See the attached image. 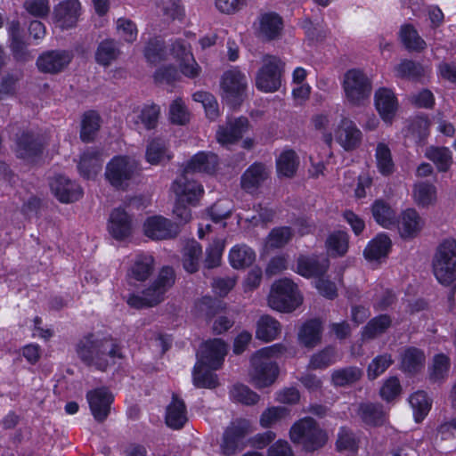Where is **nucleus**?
<instances>
[{
  "mask_svg": "<svg viewBox=\"0 0 456 456\" xmlns=\"http://www.w3.org/2000/svg\"><path fill=\"white\" fill-rule=\"evenodd\" d=\"M172 190L175 200L185 202L191 207L198 205L204 194L203 186L197 181L189 178V174L184 172L172 184Z\"/></svg>",
  "mask_w": 456,
  "mask_h": 456,
  "instance_id": "obj_15",
  "label": "nucleus"
},
{
  "mask_svg": "<svg viewBox=\"0 0 456 456\" xmlns=\"http://www.w3.org/2000/svg\"><path fill=\"white\" fill-rule=\"evenodd\" d=\"M343 89L350 104L361 106L369 101L372 87L370 79L363 71L353 69L344 75Z\"/></svg>",
  "mask_w": 456,
  "mask_h": 456,
  "instance_id": "obj_10",
  "label": "nucleus"
},
{
  "mask_svg": "<svg viewBox=\"0 0 456 456\" xmlns=\"http://www.w3.org/2000/svg\"><path fill=\"white\" fill-rule=\"evenodd\" d=\"M192 99L202 104L206 116L210 120H215L219 116L218 103L214 95L207 92H196Z\"/></svg>",
  "mask_w": 456,
  "mask_h": 456,
  "instance_id": "obj_62",
  "label": "nucleus"
},
{
  "mask_svg": "<svg viewBox=\"0 0 456 456\" xmlns=\"http://www.w3.org/2000/svg\"><path fill=\"white\" fill-rule=\"evenodd\" d=\"M303 301L302 295L290 279L282 278L273 282L268 297L269 306L276 311L289 313L297 308Z\"/></svg>",
  "mask_w": 456,
  "mask_h": 456,
  "instance_id": "obj_5",
  "label": "nucleus"
},
{
  "mask_svg": "<svg viewBox=\"0 0 456 456\" xmlns=\"http://www.w3.org/2000/svg\"><path fill=\"white\" fill-rule=\"evenodd\" d=\"M42 151V143L38 138L30 133H22L17 137L15 151L19 158L32 159Z\"/></svg>",
  "mask_w": 456,
  "mask_h": 456,
  "instance_id": "obj_34",
  "label": "nucleus"
},
{
  "mask_svg": "<svg viewBox=\"0 0 456 456\" xmlns=\"http://www.w3.org/2000/svg\"><path fill=\"white\" fill-rule=\"evenodd\" d=\"M81 15V4L78 0H63L53 8V18L61 29L77 26Z\"/></svg>",
  "mask_w": 456,
  "mask_h": 456,
  "instance_id": "obj_19",
  "label": "nucleus"
},
{
  "mask_svg": "<svg viewBox=\"0 0 456 456\" xmlns=\"http://www.w3.org/2000/svg\"><path fill=\"white\" fill-rule=\"evenodd\" d=\"M227 353L226 344L220 338H214L204 342L197 354L196 364L207 366L212 370H217L223 364Z\"/></svg>",
  "mask_w": 456,
  "mask_h": 456,
  "instance_id": "obj_14",
  "label": "nucleus"
},
{
  "mask_svg": "<svg viewBox=\"0 0 456 456\" xmlns=\"http://www.w3.org/2000/svg\"><path fill=\"white\" fill-rule=\"evenodd\" d=\"M78 357L88 366L106 370L116 359L122 358L121 348L116 339L109 336L89 334L77 346Z\"/></svg>",
  "mask_w": 456,
  "mask_h": 456,
  "instance_id": "obj_1",
  "label": "nucleus"
},
{
  "mask_svg": "<svg viewBox=\"0 0 456 456\" xmlns=\"http://www.w3.org/2000/svg\"><path fill=\"white\" fill-rule=\"evenodd\" d=\"M362 377V370L355 366L334 370L331 373V383L335 387H347L356 383Z\"/></svg>",
  "mask_w": 456,
  "mask_h": 456,
  "instance_id": "obj_44",
  "label": "nucleus"
},
{
  "mask_svg": "<svg viewBox=\"0 0 456 456\" xmlns=\"http://www.w3.org/2000/svg\"><path fill=\"white\" fill-rule=\"evenodd\" d=\"M292 236L293 231L290 227L281 226L273 228L265 239V248L266 250L281 248L291 240Z\"/></svg>",
  "mask_w": 456,
  "mask_h": 456,
  "instance_id": "obj_49",
  "label": "nucleus"
},
{
  "mask_svg": "<svg viewBox=\"0 0 456 456\" xmlns=\"http://www.w3.org/2000/svg\"><path fill=\"white\" fill-rule=\"evenodd\" d=\"M253 431L249 420L240 419L233 421L224 434L221 444L222 452L224 455H231L244 445V437Z\"/></svg>",
  "mask_w": 456,
  "mask_h": 456,
  "instance_id": "obj_13",
  "label": "nucleus"
},
{
  "mask_svg": "<svg viewBox=\"0 0 456 456\" xmlns=\"http://www.w3.org/2000/svg\"><path fill=\"white\" fill-rule=\"evenodd\" d=\"M425 360L423 351L415 347L407 348L402 355V368L407 372H417L423 368Z\"/></svg>",
  "mask_w": 456,
  "mask_h": 456,
  "instance_id": "obj_53",
  "label": "nucleus"
},
{
  "mask_svg": "<svg viewBox=\"0 0 456 456\" xmlns=\"http://www.w3.org/2000/svg\"><path fill=\"white\" fill-rule=\"evenodd\" d=\"M21 77V71L7 73L2 77L0 83V100L15 95L18 89V83Z\"/></svg>",
  "mask_w": 456,
  "mask_h": 456,
  "instance_id": "obj_64",
  "label": "nucleus"
},
{
  "mask_svg": "<svg viewBox=\"0 0 456 456\" xmlns=\"http://www.w3.org/2000/svg\"><path fill=\"white\" fill-rule=\"evenodd\" d=\"M333 138L346 151L358 147L362 140V132L354 121L343 117L334 129Z\"/></svg>",
  "mask_w": 456,
  "mask_h": 456,
  "instance_id": "obj_18",
  "label": "nucleus"
},
{
  "mask_svg": "<svg viewBox=\"0 0 456 456\" xmlns=\"http://www.w3.org/2000/svg\"><path fill=\"white\" fill-rule=\"evenodd\" d=\"M230 397L245 405L256 404L259 400V395L243 384L234 385L230 390Z\"/></svg>",
  "mask_w": 456,
  "mask_h": 456,
  "instance_id": "obj_61",
  "label": "nucleus"
},
{
  "mask_svg": "<svg viewBox=\"0 0 456 456\" xmlns=\"http://www.w3.org/2000/svg\"><path fill=\"white\" fill-rule=\"evenodd\" d=\"M374 157L376 167L381 175L387 177L394 174L395 164L387 143L384 142H378Z\"/></svg>",
  "mask_w": 456,
  "mask_h": 456,
  "instance_id": "obj_35",
  "label": "nucleus"
},
{
  "mask_svg": "<svg viewBox=\"0 0 456 456\" xmlns=\"http://www.w3.org/2000/svg\"><path fill=\"white\" fill-rule=\"evenodd\" d=\"M357 415L370 426H379L385 423L386 415L382 407L370 403H362L354 406Z\"/></svg>",
  "mask_w": 456,
  "mask_h": 456,
  "instance_id": "obj_38",
  "label": "nucleus"
},
{
  "mask_svg": "<svg viewBox=\"0 0 456 456\" xmlns=\"http://www.w3.org/2000/svg\"><path fill=\"white\" fill-rule=\"evenodd\" d=\"M451 361L447 355L444 354H436L428 367L430 380L434 382L444 380L449 375Z\"/></svg>",
  "mask_w": 456,
  "mask_h": 456,
  "instance_id": "obj_48",
  "label": "nucleus"
},
{
  "mask_svg": "<svg viewBox=\"0 0 456 456\" xmlns=\"http://www.w3.org/2000/svg\"><path fill=\"white\" fill-rule=\"evenodd\" d=\"M289 437L294 444L302 445L307 451L323 446L328 439L326 432L310 417L295 422L290 428Z\"/></svg>",
  "mask_w": 456,
  "mask_h": 456,
  "instance_id": "obj_7",
  "label": "nucleus"
},
{
  "mask_svg": "<svg viewBox=\"0 0 456 456\" xmlns=\"http://www.w3.org/2000/svg\"><path fill=\"white\" fill-rule=\"evenodd\" d=\"M268 172L262 164H253L241 176V186L248 191H255L262 183L267 178Z\"/></svg>",
  "mask_w": 456,
  "mask_h": 456,
  "instance_id": "obj_39",
  "label": "nucleus"
},
{
  "mask_svg": "<svg viewBox=\"0 0 456 456\" xmlns=\"http://www.w3.org/2000/svg\"><path fill=\"white\" fill-rule=\"evenodd\" d=\"M409 402L413 411L415 421L420 422L431 408L430 399L425 392L418 391L410 396Z\"/></svg>",
  "mask_w": 456,
  "mask_h": 456,
  "instance_id": "obj_57",
  "label": "nucleus"
},
{
  "mask_svg": "<svg viewBox=\"0 0 456 456\" xmlns=\"http://www.w3.org/2000/svg\"><path fill=\"white\" fill-rule=\"evenodd\" d=\"M338 357L334 347L327 346L322 350L314 354L309 361L308 369L322 370L334 364Z\"/></svg>",
  "mask_w": 456,
  "mask_h": 456,
  "instance_id": "obj_55",
  "label": "nucleus"
},
{
  "mask_svg": "<svg viewBox=\"0 0 456 456\" xmlns=\"http://www.w3.org/2000/svg\"><path fill=\"white\" fill-rule=\"evenodd\" d=\"M116 41L106 39L100 43L95 53V61L102 66H109L119 55Z\"/></svg>",
  "mask_w": 456,
  "mask_h": 456,
  "instance_id": "obj_51",
  "label": "nucleus"
},
{
  "mask_svg": "<svg viewBox=\"0 0 456 456\" xmlns=\"http://www.w3.org/2000/svg\"><path fill=\"white\" fill-rule=\"evenodd\" d=\"M299 164L298 157L292 150L282 151L276 160L277 172L280 176L292 177Z\"/></svg>",
  "mask_w": 456,
  "mask_h": 456,
  "instance_id": "obj_46",
  "label": "nucleus"
},
{
  "mask_svg": "<svg viewBox=\"0 0 456 456\" xmlns=\"http://www.w3.org/2000/svg\"><path fill=\"white\" fill-rule=\"evenodd\" d=\"M186 421L187 412L184 403L174 395L171 403L167 407L166 423L174 429H179L183 427Z\"/></svg>",
  "mask_w": 456,
  "mask_h": 456,
  "instance_id": "obj_37",
  "label": "nucleus"
},
{
  "mask_svg": "<svg viewBox=\"0 0 456 456\" xmlns=\"http://www.w3.org/2000/svg\"><path fill=\"white\" fill-rule=\"evenodd\" d=\"M329 266V259L325 256L300 255L295 271L305 278L320 277L327 272Z\"/></svg>",
  "mask_w": 456,
  "mask_h": 456,
  "instance_id": "obj_24",
  "label": "nucleus"
},
{
  "mask_svg": "<svg viewBox=\"0 0 456 456\" xmlns=\"http://www.w3.org/2000/svg\"><path fill=\"white\" fill-rule=\"evenodd\" d=\"M395 225L402 238L412 239L424 229L426 221L416 209L407 208L400 214Z\"/></svg>",
  "mask_w": 456,
  "mask_h": 456,
  "instance_id": "obj_20",
  "label": "nucleus"
},
{
  "mask_svg": "<svg viewBox=\"0 0 456 456\" xmlns=\"http://www.w3.org/2000/svg\"><path fill=\"white\" fill-rule=\"evenodd\" d=\"M171 55L178 63L180 71L188 77H195L200 73V66L196 62L191 50V44L185 39L175 40L169 50L164 48L163 42L158 38L151 39L144 48V56L150 63L158 64L168 60Z\"/></svg>",
  "mask_w": 456,
  "mask_h": 456,
  "instance_id": "obj_2",
  "label": "nucleus"
},
{
  "mask_svg": "<svg viewBox=\"0 0 456 456\" xmlns=\"http://www.w3.org/2000/svg\"><path fill=\"white\" fill-rule=\"evenodd\" d=\"M109 233L118 240H123L133 232L132 216L122 208H114L107 224Z\"/></svg>",
  "mask_w": 456,
  "mask_h": 456,
  "instance_id": "obj_21",
  "label": "nucleus"
},
{
  "mask_svg": "<svg viewBox=\"0 0 456 456\" xmlns=\"http://www.w3.org/2000/svg\"><path fill=\"white\" fill-rule=\"evenodd\" d=\"M256 259L255 251L246 244H237L229 252V261L235 269H243L253 264Z\"/></svg>",
  "mask_w": 456,
  "mask_h": 456,
  "instance_id": "obj_40",
  "label": "nucleus"
},
{
  "mask_svg": "<svg viewBox=\"0 0 456 456\" xmlns=\"http://www.w3.org/2000/svg\"><path fill=\"white\" fill-rule=\"evenodd\" d=\"M72 57V53L66 50L46 51L37 58V66L44 73H59L69 64Z\"/></svg>",
  "mask_w": 456,
  "mask_h": 456,
  "instance_id": "obj_17",
  "label": "nucleus"
},
{
  "mask_svg": "<svg viewBox=\"0 0 456 456\" xmlns=\"http://www.w3.org/2000/svg\"><path fill=\"white\" fill-rule=\"evenodd\" d=\"M8 39L10 49L17 61H27L32 57L28 50V45L24 40L22 28L18 20L10 21L7 24Z\"/></svg>",
  "mask_w": 456,
  "mask_h": 456,
  "instance_id": "obj_26",
  "label": "nucleus"
},
{
  "mask_svg": "<svg viewBox=\"0 0 456 456\" xmlns=\"http://www.w3.org/2000/svg\"><path fill=\"white\" fill-rule=\"evenodd\" d=\"M248 129V121L240 117L229 120L225 126H220L216 132V139L222 145H229L238 141Z\"/></svg>",
  "mask_w": 456,
  "mask_h": 456,
  "instance_id": "obj_29",
  "label": "nucleus"
},
{
  "mask_svg": "<svg viewBox=\"0 0 456 456\" xmlns=\"http://www.w3.org/2000/svg\"><path fill=\"white\" fill-rule=\"evenodd\" d=\"M218 164L217 156L211 152H199L195 154L184 167L183 172L185 174L193 173H207L212 174L215 172Z\"/></svg>",
  "mask_w": 456,
  "mask_h": 456,
  "instance_id": "obj_30",
  "label": "nucleus"
},
{
  "mask_svg": "<svg viewBox=\"0 0 456 456\" xmlns=\"http://www.w3.org/2000/svg\"><path fill=\"white\" fill-rule=\"evenodd\" d=\"M372 215L376 222L384 228L390 229L395 226L396 218L395 211L384 201H375L372 206Z\"/></svg>",
  "mask_w": 456,
  "mask_h": 456,
  "instance_id": "obj_52",
  "label": "nucleus"
},
{
  "mask_svg": "<svg viewBox=\"0 0 456 456\" xmlns=\"http://www.w3.org/2000/svg\"><path fill=\"white\" fill-rule=\"evenodd\" d=\"M290 411L283 406H273L267 408L260 417V425L263 428H270L283 419L289 418Z\"/></svg>",
  "mask_w": 456,
  "mask_h": 456,
  "instance_id": "obj_60",
  "label": "nucleus"
},
{
  "mask_svg": "<svg viewBox=\"0 0 456 456\" xmlns=\"http://www.w3.org/2000/svg\"><path fill=\"white\" fill-rule=\"evenodd\" d=\"M285 63L277 56L266 54L256 75V87L263 93L277 92L281 86Z\"/></svg>",
  "mask_w": 456,
  "mask_h": 456,
  "instance_id": "obj_9",
  "label": "nucleus"
},
{
  "mask_svg": "<svg viewBox=\"0 0 456 456\" xmlns=\"http://www.w3.org/2000/svg\"><path fill=\"white\" fill-rule=\"evenodd\" d=\"M145 158L150 164L159 165L167 162L172 156L166 142L160 138H155L147 145Z\"/></svg>",
  "mask_w": 456,
  "mask_h": 456,
  "instance_id": "obj_41",
  "label": "nucleus"
},
{
  "mask_svg": "<svg viewBox=\"0 0 456 456\" xmlns=\"http://www.w3.org/2000/svg\"><path fill=\"white\" fill-rule=\"evenodd\" d=\"M139 173L138 162L127 156H116L106 165L105 178L118 190H126Z\"/></svg>",
  "mask_w": 456,
  "mask_h": 456,
  "instance_id": "obj_8",
  "label": "nucleus"
},
{
  "mask_svg": "<svg viewBox=\"0 0 456 456\" xmlns=\"http://www.w3.org/2000/svg\"><path fill=\"white\" fill-rule=\"evenodd\" d=\"M202 248L196 240L187 241L182 250V262L188 273H195L200 265Z\"/></svg>",
  "mask_w": 456,
  "mask_h": 456,
  "instance_id": "obj_42",
  "label": "nucleus"
},
{
  "mask_svg": "<svg viewBox=\"0 0 456 456\" xmlns=\"http://www.w3.org/2000/svg\"><path fill=\"white\" fill-rule=\"evenodd\" d=\"M390 238L384 234H378L366 246L363 255L370 262H379L386 258L391 248Z\"/></svg>",
  "mask_w": 456,
  "mask_h": 456,
  "instance_id": "obj_33",
  "label": "nucleus"
},
{
  "mask_svg": "<svg viewBox=\"0 0 456 456\" xmlns=\"http://www.w3.org/2000/svg\"><path fill=\"white\" fill-rule=\"evenodd\" d=\"M433 273L443 285L456 281V240H444L438 246L433 259Z\"/></svg>",
  "mask_w": 456,
  "mask_h": 456,
  "instance_id": "obj_6",
  "label": "nucleus"
},
{
  "mask_svg": "<svg viewBox=\"0 0 456 456\" xmlns=\"http://www.w3.org/2000/svg\"><path fill=\"white\" fill-rule=\"evenodd\" d=\"M391 325V319L387 314H381L370 320L363 328L362 338L364 339L374 338L384 333Z\"/></svg>",
  "mask_w": 456,
  "mask_h": 456,
  "instance_id": "obj_59",
  "label": "nucleus"
},
{
  "mask_svg": "<svg viewBox=\"0 0 456 456\" xmlns=\"http://www.w3.org/2000/svg\"><path fill=\"white\" fill-rule=\"evenodd\" d=\"M175 283V272L169 266L163 267L154 282L144 289L142 295L132 294L127 298V304L134 308L152 306L164 299L165 293Z\"/></svg>",
  "mask_w": 456,
  "mask_h": 456,
  "instance_id": "obj_4",
  "label": "nucleus"
},
{
  "mask_svg": "<svg viewBox=\"0 0 456 456\" xmlns=\"http://www.w3.org/2000/svg\"><path fill=\"white\" fill-rule=\"evenodd\" d=\"M322 327L320 321L309 320L299 329L297 333L298 343L306 347L314 348L322 341Z\"/></svg>",
  "mask_w": 456,
  "mask_h": 456,
  "instance_id": "obj_31",
  "label": "nucleus"
},
{
  "mask_svg": "<svg viewBox=\"0 0 456 456\" xmlns=\"http://www.w3.org/2000/svg\"><path fill=\"white\" fill-rule=\"evenodd\" d=\"M413 198L419 206L434 205L437 199L436 188L434 184L427 182L417 183L413 188Z\"/></svg>",
  "mask_w": 456,
  "mask_h": 456,
  "instance_id": "obj_47",
  "label": "nucleus"
},
{
  "mask_svg": "<svg viewBox=\"0 0 456 456\" xmlns=\"http://www.w3.org/2000/svg\"><path fill=\"white\" fill-rule=\"evenodd\" d=\"M159 108L157 105H143L134 108L126 117L129 126L142 132L154 129L158 125Z\"/></svg>",
  "mask_w": 456,
  "mask_h": 456,
  "instance_id": "obj_16",
  "label": "nucleus"
},
{
  "mask_svg": "<svg viewBox=\"0 0 456 456\" xmlns=\"http://www.w3.org/2000/svg\"><path fill=\"white\" fill-rule=\"evenodd\" d=\"M143 232L152 240H166L177 233V226L163 216H154L145 220Z\"/></svg>",
  "mask_w": 456,
  "mask_h": 456,
  "instance_id": "obj_25",
  "label": "nucleus"
},
{
  "mask_svg": "<svg viewBox=\"0 0 456 456\" xmlns=\"http://www.w3.org/2000/svg\"><path fill=\"white\" fill-rule=\"evenodd\" d=\"M154 267V259L150 255H138L134 259L127 271V280L130 283L144 281L151 274Z\"/></svg>",
  "mask_w": 456,
  "mask_h": 456,
  "instance_id": "obj_32",
  "label": "nucleus"
},
{
  "mask_svg": "<svg viewBox=\"0 0 456 456\" xmlns=\"http://www.w3.org/2000/svg\"><path fill=\"white\" fill-rule=\"evenodd\" d=\"M349 238L345 232L338 231L331 233L327 240L326 247L328 253L332 256H342L348 249Z\"/></svg>",
  "mask_w": 456,
  "mask_h": 456,
  "instance_id": "obj_56",
  "label": "nucleus"
},
{
  "mask_svg": "<svg viewBox=\"0 0 456 456\" xmlns=\"http://www.w3.org/2000/svg\"><path fill=\"white\" fill-rule=\"evenodd\" d=\"M281 331V323L270 315L261 316L256 322V338L264 342L276 339Z\"/></svg>",
  "mask_w": 456,
  "mask_h": 456,
  "instance_id": "obj_36",
  "label": "nucleus"
},
{
  "mask_svg": "<svg viewBox=\"0 0 456 456\" xmlns=\"http://www.w3.org/2000/svg\"><path fill=\"white\" fill-rule=\"evenodd\" d=\"M103 159L102 153L94 148L86 149L80 155L77 170L85 179H94L102 170Z\"/></svg>",
  "mask_w": 456,
  "mask_h": 456,
  "instance_id": "obj_28",
  "label": "nucleus"
},
{
  "mask_svg": "<svg viewBox=\"0 0 456 456\" xmlns=\"http://www.w3.org/2000/svg\"><path fill=\"white\" fill-rule=\"evenodd\" d=\"M247 87V77L238 68H232L224 73L221 88L223 97L228 104L234 107L240 104L244 100Z\"/></svg>",
  "mask_w": 456,
  "mask_h": 456,
  "instance_id": "obj_11",
  "label": "nucleus"
},
{
  "mask_svg": "<svg viewBox=\"0 0 456 456\" xmlns=\"http://www.w3.org/2000/svg\"><path fill=\"white\" fill-rule=\"evenodd\" d=\"M400 38L408 50L421 51L427 45L426 42L411 25H404L401 28Z\"/></svg>",
  "mask_w": 456,
  "mask_h": 456,
  "instance_id": "obj_58",
  "label": "nucleus"
},
{
  "mask_svg": "<svg viewBox=\"0 0 456 456\" xmlns=\"http://www.w3.org/2000/svg\"><path fill=\"white\" fill-rule=\"evenodd\" d=\"M374 102L382 120L387 124H391L399 108L395 93L388 88H379L375 92Z\"/></svg>",
  "mask_w": 456,
  "mask_h": 456,
  "instance_id": "obj_23",
  "label": "nucleus"
},
{
  "mask_svg": "<svg viewBox=\"0 0 456 456\" xmlns=\"http://www.w3.org/2000/svg\"><path fill=\"white\" fill-rule=\"evenodd\" d=\"M255 36L261 41L278 39L283 29L281 17L273 12L260 13L252 25Z\"/></svg>",
  "mask_w": 456,
  "mask_h": 456,
  "instance_id": "obj_12",
  "label": "nucleus"
},
{
  "mask_svg": "<svg viewBox=\"0 0 456 456\" xmlns=\"http://www.w3.org/2000/svg\"><path fill=\"white\" fill-rule=\"evenodd\" d=\"M100 127V117L94 111L85 113L82 119V127L80 136L84 142H89L93 139L94 134Z\"/></svg>",
  "mask_w": 456,
  "mask_h": 456,
  "instance_id": "obj_63",
  "label": "nucleus"
},
{
  "mask_svg": "<svg viewBox=\"0 0 456 456\" xmlns=\"http://www.w3.org/2000/svg\"><path fill=\"white\" fill-rule=\"evenodd\" d=\"M86 399L94 418L97 421L106 419L113 402L112 394L105 387L96 388L87 392Z\"/></svg>",
  "mask_w": 456,
  "mask_h": 456,
  "instance_id": "obj_22",
  "label": "nucleus"
},
{
  "mask_svg": "<svg viewBox=\"0 0 456 456\" xmlns=\"http://www.w3.org/2000/svg\"><path fill=\"white\" fill-rule=\"evenodd\" d=\"M50 187L55 197L63 203L77 200L82 195L77 183L61 175L52 179Z\"/></svg>",
  "mask_w": 456,
  "mask_h": 456,
  "instance_id": "obj_27",
  "label": "nucleus"
},
{
  "mask_svg": "<svg viewBox=\"0 0 456 456\" xmlns=\"http://www.w3.org/2000/svg\"><path fill=\"white\" fill-rule=\"evenodd\" d=\"M287 351L288 346L283 343H277L256 351L250 359V383L256 388H264L273 384L279 375V368L273 359L282 356Z\"/></svg>",
  "mask_w": 456,
  "mask_h": 456,
  "instance_id": "obj_3",
  "label": "nucleus"
},
{
  "mask_svg": "<svg viewBox=\"0 0 456 456\" xmlns=\"http://www.w3.org/2000/svg\"><path fill=\"white\" fill-rule=\"evenodd\" d=\"M397 77L418 80L424 77L427 69L419 63L409 60L402 61L394 69Z\"/></svg>",
  "mask_w": 456,
  "mask_h": 456,
  "instance_id": "obj_54",
  "label": "nucleus"
},
{
  "mask_svg": "<svg viewBox=\"0 0 456 456\" xmlns=\"http://www.w3.org/2000/svg\"><path fill=\"white\" fill-rule=\"evenodd\" d=\"M425 156L431 160L440 172H446L452 164V154L446 147H429L426 150Z\"/></svg>",
  "mask_w": 456,
  "mask_h": 456,
  "instance_id": "obj_45",
  "label": "nucleus"
},
{
  "mask_svg": "<svg viewBox=\"0 0 456 456\" xmlns=\"http://www.w3.org/2000/svg\"><path fill=\"white\" fill-rule=\"evenodd\" d=\"M336 119V114L331 111L317 113L312 118L314 128L322 134V139L329 147L333 141L330 127L334 126Z\"/></svg>",
  "mask_w": 456,
  "mask_h": 456,
  "instance_id": "obj_43",
  "label": "nucleus"
},
{
  "mask_svg": "<svg viewBox=\"0 0 456 456\" xmlns=\"http://www.w3.org/2000/svg\"><path fill=\"white\" fill-rule=\"evenodd\" d=\"M207 366L195 364L192 373L193 384L199 388H215L218 386L217 375Z\"/></svg>",
  "mask_w": 456,
  "mask_h": 456,
  "instance_id": "obj_50",
  "label": "nucleus"
}]
</instances>
